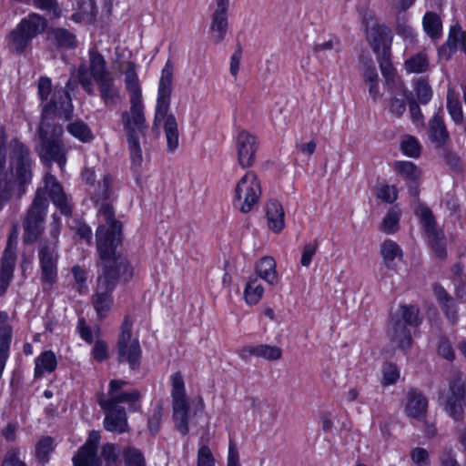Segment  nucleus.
I'll return each instance as SVG.
<instances>
[{"instance_id":"1","label":"nucleus","mask_w":466,"mask_h":466,"mask_svg":"<svg viewBox=\"0 0 466 466\" xmlns=\"http://www.w3.org/2000/svg\"><path fill=\"white\" fill-rule=\"evenodd\" d=\"M97 218L99 224L96 237L100 258L97 265L100 271L92 303L97 317L104 319L112 307V293L119 278L123 277L125 280H128L132 276V269L127 258L116 252V247L122 241V225L115 218V212L110 203L101 204Z\"/></svg>"},{"instance_id":"2","label":"nucleus","mask_w":466,"mask_h":466,"mask_svg":"<svg viewBox=\"0 0 466 466\" xmlns=\"http://www.w3.org/2000/svg\"><path fill=\"white\" fill-rule=\"evenodd\" d=\"M43 187L36 189L35 198L27 209L23 221V240L32 244L38 240L45 228V220L49 197L53 204L66 217L72 215L71 197L67 195L56 177L49 172L43 177Z\"/></svg>"},{"instance_id":"3","label":"nucleus","mask_w":466,"mask_h":466,"mask_svg":"<svg viewBox=\"0 0 466 466\" xmlns=\"http://www.w3.org/2000/svg\"><path fill=\"white\" fill-rule=\"evenodd\" d=\"M72 111L71 96L64 90L55 92L51 101L42 107V120L38 129L41 139V154L46 160L56 162L61 169L66 162V152L60 140L63 127L49 120L53 116L67 120L71 117Z\"/></svg>"},{"instance_id":"4","label":"nucleus","mask_w":466,"mask_h":466,"mask_svg":"<svg viewBox=\"0 0 466 466\" xmlns=\"http://www.w3.org/2000/svg\"><path fill=\"white\" fill-rule=\"evenodd\" d=\"M6 134L0 129V210L9 202L13 196L14 186H17L18 197H22L26 187L31 183L32 158L29 148L18 140L11 142L10 163L11 173L5 170Z\"/></svg>"},{"instance_id":"5","label":"nucleus","mask_w":466,"mask_h":466,"mask_svg":"<svg viewBox=\"0 0 466 466\" xmlns=\"http://www.w3.org/2000/svg\"><path fill=\"white\" fill-rule=\"evenodd\" d=\"M173 65L168 60L161 72L159 80L154 127L165 120L164 130L167 138V151L173 153L179 145V133L174 115H167L172 93Z\"/></svg>"},{"instance_id":"6","label":"nucleus","mask_w":466,"mask_h":466,"mask_svg":"<svg viewBox=\"0 0 466 466\" xmlns=\"http://www.w3.org/2000/svg\"><path fill=\"white\" fill-rule=\"evenodd\" d=\"M49 236L39 242L37 256L41 270V282L44 289L50 288L57 279L58 238L60 235V219L52 216Z\"/></svg>"},{"instance_id":"7","label":"nucleus","mask_w":466,"mask_h":466,"mask_svg":"<svg viewBox=\"0 0 466 466\" xmlns=\"http://www.w3.org/2000/svg\"><path fill=\"white\" fill-rule=\"evenodd\" d=\"M129 102L130 108L121 114V120L127 135L132 164L140 167L143 161L140 137L145 136L148 126L146 122L142 100Z\"/></svg>"},{"instance_id":"8","label":"nucleus","mask_w":466,"mask_h":466,"mask_svg":"<svg viewBox=\"0 0 466 466\" xmlns=\"http://www.w3.org/2000/svg\"><path fill=\"white\" fill-rule=\"evenodd\" d=\"M46 19L33 13L24 17L6 35V45L10 52L22 55L30 47L32 40L44 33Z\"/></svg>"},{"instance_id":"9","label":"nucleus","mask_w":466,"mask_h":466,"mask_svg":"<svg viewBox=\"0 0 466 466\" xmlns=\"http://www.w3.org/2000/svg\"><path fill=\"white\" fill-rule=\"evenodd\" d=\"M110 76L112 75L106 69V59L94 48L89 50V67L83 63L78 66L76 72L78 83L90 96L95 95L92 78L97 82Z\"/></svg>"},{"instance_id":"10","label":"nucleus","mask_w":466,"mask_h":466,"mask_svg":"<svg viewBox=\"0 0 466 466\" xmlns=\"http://www.w3.org/2000/svg\"><path fill=\"white\" fill-rule=\"evenodd\" d=\"M171 397L173 406V420L177 430L183 435L188 433V401L186 398V389L180 371L171 375Z\"/></svg>"},{"instance_id":"11","label":"nucleus","mask_w":466,"mask_h":466,"mask_svg":"<svg viewBox=\"0 0 466 466\" xmlns=\"http://www.w3.org/2000/svg\"><path fill=\"white\" fill-rule=\"evenodd\" d=\"M260 196V182L254 172L248 171L236 185L234 205L242 213H248L258 205Z\"/></svg>"},{"instance_id":"12","label":"nucleus","mask_w":466,"mask_h":466,"mask_svg":"<svg viewBox=\"0 0 466 466\" xmlns=\"http://www.w3.org/2000/svg\"><path fill=\"white\" fill-rule=\"evenodd\" d=\"M132 321L126 317L117 341V360L121 363H128L130 369L136 370L140 366L141 348L138 339L132 338Z\"/></svg>"},{"instance_id":"13","label":"nucleus","mask_w":466,"mask_h":466,"mask_svg":"<svg viewBox=\"0 0 466 466\" xmlns=\"http://www.w3.org/2000/svg\"><path fill=\"white\" fill-rule=\"evenodd\" d=\"M465 393V383L461 373L454 372L449 381V394L445 400V410L456 420L462 418Z\"/></svg>"},{"instance_id":"14","label":"nucleus","mask_w":466,"mask_h":466,"mask_svg":"<svg viewBox=\"0 0 466 466\" xmlns=\"http://www.w3.org/2000/svg\"><path fill=\"white\" fill-rule=\"evenodd\" d=\"M423 227L428 234V241L436 255L444 258L446 257V241L442 231L438 230L431 210L427 207H420L418 211Z\"/></svg>"},{"instance_id":"15","label":"nucleus","mask_w":466,"mask_h":466,"mask_svg":"<svg viewBox=\"0 0 466 466\" xmlns=\"http://www.w3.org/2000/svg\"><path fill=\"white\" fill-rule=\"evenodd\" d=\"M258 148L257 137L247 130H241L236 137L238 162L243 168L251 167L256 161Z\"/></svg>"},{"instance_id":"16","label":"nucleus","mask_w":466,"mask_h":466,"mask_svg":"<svg viewBox=\"0 0 466 466\" xmlns=\"http://www.w3.org/2000/svg\"><path fill=\"white\" fill-rule=\"evenodd\" d=\"M228 5L229 0H217L216 10L212 15V21L209 28L212 40L216 44L221 43L226 36L228 28Z\"/></svg>"},{"instance_id":"17","label":"nucleus","mask_w":466,"mask_h":466,"mask_svg":"<svg viewBox=\"0 0 466 466\" xmlns=\"http://www.w3.org/2000/svg\"><path fill=\"white\" fill-rule=\"evenodd\" d=\"M16 261L15 247L8 241L1 258L0 268V297L3 296L9 287L14 277V270Z\"/></svg>"},{"instance_id":"18","label":"nucleus","mask_w":466,"mask_h":466,"mask_svg":"<svg viewBox=\"0 0 466 466\" xmlns=\"http://www.w3.org/2000/svg\"><path fill=\"white\" fill-rule=\"evenodd\" d=\"M367 39L377 55L390 52L392 36L387 26L378 24L373 25L367 33Z\"/></svg>"},{"instance_id":"19","label":"nucleus","mask_w":466,"mask_h":466,"mask_svg":"<svg viewBox=\"0 0 466 466\" xmlns=\"http://www.w3.org/2000/svg\"><path fill=\"white\" fill-rule=\"evenodd\" d=\"M428 409V400L416 389H410L407 392L405 413L407 416L421 420L424 419Z\"/></svg>"},{"instance_id":"20","label":"nucleus","mask_w":466,"mask_h":466,"mask_svg":"<svg viewBox=\"0 0 466 466\" xmlns=\"http://www.w3.org/2000/svg\"><path fill=\"white\" fill-rule=\"evenodd\" d=\"M102 409L106 412L104 427L106 431L115 433H124L129 431L125 409Z\"/></svg>"},{"instance_id":"21","label":"nucleus","mask_w":466,"mask_h":466,"mask_svg":"<svg viewBox=\"0 0 466 466\" xmlns=\"http://www.w3.org/2000/svg\"><path fill=\"white\" fill-rule=\"evenodd\" d=\"M239 357L247 360L250 356H256L267 360H278L282 356V350L278 346L260 344L256 346H246L239 350Z\"/></svg>"},{"instance_id":"22","label":"nucleus","mask_w":466,"mask_h":466,"mask_svg":"<svg viewBox=\"0 0 466 466\" xmlns=\"http://www.w3.org/2000/svg\"><path fill=\"white\" fill-rule=\"evenodd\" d=\"M139 398V392L134 390L128 392H116L109 394L107 399L100 398L98 403L101 408L124 409L123 407L118 406V404L127 402L129 403L130 410H136L137 409V402Z\"/></svg>"},{"instance_id":"23","label":"nucleus","mask_w":466,"mask_h":466,"mask_svg":"<svg viewBox=\"0 0 466 466\" xmlns=\"http://www.w3.org/2000/svg\"><path fill=\"white\" fill-rule=\"evenodd\" d=\"M47 40L59 49H72L77 46L76 35L63 27H51L47 31Z\"/></svg>"},{"instance_id":"24","label":"nucleus","mask_w":466,"mask_h":466,"mask_svg":"<svg viewBox=\"0 0 466 466\" xmlns=\"http://www.w3.org/2000/svg\"><path fill=\"white\" fill-rule=\"evenodd\" d=\"M378 61L380 64L381 74L385 78L386 86H388L391 94H393L392 88L394 86L398 88L400 91H401L402 88H406L403 83L399 78H395V69L390 62V52L379 54Z\"/></svg>"},{"instance_id":"25","label":"nucleus","mask_w":466,"mask_h":466,"mask_svg":"<svg viewBox=\"0 0 466 466\" xmlns=\"http://www.w3.org/2000/svg\"><path fill=\"white\" fill-rule=\"evenodd\" d=\"M391 328L389 336L392 343L405 350L410 349L412 343L411 333L408 326L403 325L400 320H390Z\"/></svg>"},{"instance_id":"26","label":"nucleus","mask_w":466,"mask_h":466,"mask_svg":"<svg viewBox=\"0 0 466 466\" xmlns=\"http://www.w3.org/2000/svg\"><path fill=\"white\" fill-rule=\"evenodd\" d=\"M96 83L98 86L99 95L105 106L107 107L116 106L120 101V93L118 87L115 85L113 76Z\"/></svg>"},{"instance_id":"27","label":"nucleus","mask_w":466,"mask_h":466,"mask_svg":"<svg viewBox=\"0 0 466 466\" xmlns=\"http://www.w3.org/2000/svg\"><path fill=\"white\" fill-rule=\"evenodd\" d=\"M266 216L268 228L279 233L285 228V212L282 205L277 200H269L266 205Z\"/></svg>"},{"instance_id":"28","label":"nucleus","mask_w":466,"mask_h":466,"mask_svg":"<svg viewBox=\"0 0 466 466\" xmlns=\"http://www.w3.org/2000/svg\"><path fill=\"white\" fill-rule=\"evenodd\" d=\"M429 136L430 139L436 145V147H442L446 145L450 138V135L441 116L435 115L430 119Z\"/></svg>"},{"instance_id":"29","label":"nucleus","mask_w":466,"mask_h":466,"mask_svg":"<svg viewBox=\"0 0 466 466\" xmlns=\"http://www.w3.org/2000/svg\"><path fill=\"white\" fill-rule=\"evenodd\" d=\"M125 85L129 93V101L142 100V93L138 76L136 72V66L133 62H127L125 71Z\"/></svg>"},{"instance_id":"30","label":"nucleus","mask_w":466,"mask_h":466,"mask_svg":"<svg viewBox=\"0 0 466 466\" xmlns=\"http://www.w3.org/2000/svg\"><path fill=\"white\" fill-rule=\"evenodd\" d=\"M380 255L386 267L394 269L397 266L396 260L402 258V250L396 242L386 239L380 246Z\"/></svg>"},{"instance_id":"31","label":"nucleus","mask_w":466,"mask_h":466,"mask_svg":"<svg viewBox=\"0 0 466 466\" xmlns=\"http://www.w3.org/2000/svg\"><path fill=\"white\" fill-rule=\"evenodd\" d=\"M392 320H400L403 325L417 327L420 324V309L414 305H400L398 311L391 317Z\"/></svg>"},{"instance_id":"32","label":"nucleus","mask_w":466,"mask_h":466,"mask_svg":"<svg viewBox=\"0 0 466 466\" xmlns=\"http://www.w3.org/2000/svg\"><path fill=\"white\" fill-rule=\"evenodd\" d=\"M258 275L270 285L278 282V274L276 271V262L271 257L262 258L256 266Z\"/></svg>"},{"instance_id":"33","label":"nucleus","mask_w":466,"mask_h":466,"mask_svg":"<svg viewBox=\"0 0 466 466\" xmlns=\"http://www.w3.org/2000/svg\"><path fill=\"white\" fill-rule=\"evenodd\" d=\"M56 358L51 350L43 352L35 359V377H41L45 372L54 371L56 368Z\"/></svg>"},{"instance_id":"34","label":"nucleus","mask_w":466,"mask_h":466,"mask_svg":"<svg viewBox=\"0 0 466 466\" xmlns=\"http://www.w3.org/2000/svg\"><path fill=\"white\" fill-rule=\"evenodd\" d=\"M447 110L451 119L456 124H461L463 121V112L461 101L459 99V94L449 88L447 92Z\"/></svg>"},{"instance_id":"35","label":"nucleus","mask_w":466,"mask_h":466,"mask_svg":"<svg viewBox=\"0 0 466 466\" xmlns=\"http://www.w3.org/2000/svg\"><path fill=\"white\" fill-rule=\"evenodd\" d=\"M99 461L97 451L83 446L72 459L74 466H96Z\"/></svg>"},{"instance_id":"36","label":"nucleus","mask_w":466,"mask_h":466,"mask_svg":"<svg viewBox=\"0 0 466 466\" xmlns=\"http://www.w3.org/2000/svg\"><path fill=\"white\" fill-rule=\"evenodd\" d=\"M423 27L431 38H439L441 35L442 29V24L440 16L432 12L426 13L423 17Z\"/></svg>"},{"instance_id":"37","label":"nucleus","mask_w":466,"mask_h":466,"mask_svg":"<svg viewBox=\"0 0 466 466\" xmlns=\"http://www.w3.org/2000/svg\"><path fill=\"white\" fill-rule=\"evenodd\" d=\"M429 58L425 53H418L405 62V69L409 73L420 74L428 70Z\"/></svg>"},{"instance_id":"38","label":"nucleus","mask_w":466,"mask_h":466,"mask_svg":"<svg viewBox=\"0 0 466 466\" xmlns=\"http://www.w3.org/2000/svg\"><path fill=\"white\" fill-rule=\"evenodd\" d=\"M70 86H71V79H69L66 82L65 88L61 87V88H59V90L66 91L69 94V89H71ZM56 91H58L57 88H56L54 92H56ZM37 92H38V96H39L40 100L42 102L46 101V103L43 105V106H44L46 103H48L47 98L52 92V81L49 77L41 76L38 79ZM53 94H55V93H53ZM52 96H54V95H52ZM51 97H53V96H51ZM50 99H52V98H50ZM51 100H49V102Z\"/></svg>"},{"instance_id":"39","label":"nucleus","mask_w":466,"mask_h":466,"mask_svg":"<svg viewBox=\"0 0 466 466\" xmlns=\"http://www.w3.org/2000/svg\"><path fill=\"white\" fill-rule=\"evenodd\" d=\"M264 292L263 287L258 283V279H250L246 285L244 297L248 304H257L262 298Z\"/></svg>"},{"instance_id":"40","label":"nucleus","mask_w":466,"mask_h":466,"mask_svg":"<svg viewBox=\"0 0 466 466\" xmlns=\"http://www.w3.org/2000/svg\"><path fill=\"white\" fill-rule=\"evenodd\" d=\"M112 194V177L110 175H105L102 181L98 182L97 187L92 192V199L98 203L107 200Z\"/></svg>"},{"instance_id":"41","label":"nucleus","mask_w":466,"mask_h":466,"mask_svg":"<svg viewBox=\"0 0 466 466\" xmlns=\"http://www.w3.org/2000/svg\"><path fill=\"white\" fill-rule=\"evenodd\" d=\"M394 168L401 177L411 181L418 179L420 176L419 167L410 161H397Z\"/></svg>"},{"instance_id":"42","label":"nucleus","mask_w":466,"mask_h":466,"mask_svg":"<svg viewBox=\"0 0 466 466\" xmlns=\"http://www.w3.org/2000/svg\"><path fill=\"white\" fill-rule=\"evenodd\" d=\"M400 213L395 208H390L382 219L380 229L386 234H393L399 230Z\"/></svg>"},{"instance_id":"43","label":"nucleus","mask_w":466,"mask_h":466,"mask_svg":"<svg viewBox=\"0 0 466 466\" xmlns=\"http://www.w3.org/2000/svg\"><path fill=\"white\" fill-rule=\"evenodd\" d=\"M12 330L9 327L0 329V369L4 370L11 343Z\"/></svg>"},{"instance_id":"44","label":"nucleus","mask_w":466,"mask_h":466,"mask_svg":"<svg viewBox=\"0 0 466 466\" xmlns=\"http://www.w3.org/2000/svg\"><path fill=\"white\" fill-rule=\"evenodd\" d=\"M66 129L73 137L82 142H88L93 138L90 128L82 121H76L69 124Z\"/></svg>"},{"instance_id":"45","label":"nucleus","mask_w":466,"mask_h":466,"mask_svg":"<svg viewBox=\"0 0 466 466\" xmlns=\"http://www.w3.org/2000/svg\"><path fill=\"white\" fill-rule=\"evenodd\" d=\"M53 439L49 436L43 437L38 441L35 445L36 459L42 462L46 463L49 461L50 453L53 451Z\"/></svg>"},{"instance_id":"46","label":"nucleus","mask_w":466,"mask_h":466,"mask_svg":"<svg viewBox=\"0 0 466 466\" xmlns=\"http://www.w3.org/2000/svg\"><path fill=\"white\" fill-rule=\"evenodd\" d=\"M459 44L461 45L463 52L466 54V32L461 31L460 26H451L447 40V45L451 49H455Z\"/></svg>"},{"instance_id":"47","label":"nucleus","mask_w":466,"mask_h":466,"mask_svg":"<svg viewBox=\"0 0 466 466\" xmlns=\"http://www.w3.org/2000/svg\"><path fill=\"white\" fill-rule=\"evenodd\" d=\"M400 148L404 155L418 157L420 155L421 146L416 137L406 136L400 143Z\"/></svg>"},{"instance_id":"48","label":"nucleus","mask_w":466,"mask_h":466,"mask_svg":"<svg viewBox=\"0 0 466 466\" xmlns=\"http://www.w3.org/2000/svg\"><path fill=\"white\" fill-rule=\"evenodd\" d=\"M126 466H146L142 452L134 447H127L123 451Z\"/></svg>"},{"instance_id":"49","label":"nucleus","mask_w":466,"mask_h":466,"mask_svg":"<svg viewBox=\"0 0 466 466\" xmlns=\"http://www.w3.org/2000/svg\"><path fill=\"white\" fill-rule=\"evenodd\" d=\"M415 91L418 100L421 104H427L432 97V90L429 83L423 79L419 78L415 83Z\"/></svg>"},{"instance_id":"50","label":"nucleus","mask_w":466,"mask_h":466,"mask_svg":"<svg viewBox=\"0 0 466 466\" xmlns=\"http://www.w3.org/2000/svg\"><path fill=\"white\" fill-rule=\"evenodd\" d=\"M33 4L35 7L48 12L54 18H58L62 15L57 0H33Z\"/></svg>"},{"instance_id":"51","label":"nucleus","mask_w":466,"mask_h":466,"mask_svg":"<svg viewBox=\"0 0 466 466\" xmlns=\"http://www.w3.org/2000/svg\"><path fill=\"white\" fill-rule=\"evenodd\" d=\"M119 448L113 443H106L103 445L101 450L100 461H104L106 463L116 464L118 461Z\"/></svg>"},{"instance_id":"52","label":"nucleus","mask_w":466,"mask_h":466,"mask_svg":"<svg viewBox=\"0 0 466 466\" xmlns=\"http://www.w3.org/2000/svg\"><path fill=\"white\" fill-rule=\"evenodd\" d=\"M400 94L408 101L410 106V114L413 122H418L422 118L421 110L412 96V94L407 90V88H402L400 91Z\"/></svg>"},{"instance_id":"53","label":"nucleus","mask_w":466,"mask_h":466,"mask_svg":"<svg viewBox=\"0 0 466 466\" xmlns=\"http://www.w3.org/2000/svg\"><path fill=\"white\" fill-rule=\"evenodd\" d=\"M377 198L387 203H393L398 197L396 188L393 186L381 185L377 189Z\"/></svg>"},{"instance_id":"54","label":"nucleus","mask_w":466,"mask_h":466,"mask_svg":"<svg viewBox=\"0 0 466 466\" xmlns=\"http://www.w3.org/2000/svg\"><path fill=\"white\" fill-rule=\"evenodd\" d=\"M318 247L319 243L317 240L304 245L300 258V264L302 267H309L312 258L317 252Z\"/></svg>"},{"instance_id":"55","label":"nucleus","mask_w":466,"mask_h":466,"mask_svg":"<svg viewBox=\"0 0 466 466\" xmlns=\"http://www.w3.org/2000/svg\"><path fill=\"white\" fill-rule=\"evenodd\" d=\"M410 459L417 466H429L430 456L427 450L416 447L410 451Z\"/></svg>"},{"instance_id":"56","label":"nucleus","mask_w":466,"mask_h":466,"mask_svg":"<svg viewBox=\"0 0 466 466\" xmlns=\"http://www.w3.org/2000/svg\"><path fill=\"white\" fill-rule=\"evenodd\" d=\"M383 383L385 385H390L395 383L399 377L400 372L396 365L392 363H385L383 365Z\"/></svg>"},{"instance_id":"57","label":"nucleus","mask_w":466,"mask_h":466,"mask_svg":"<svg viewBox=\"0 0 466 466\" xmlns=\"http://www.w3.org/2000/svg\"><path fill=\"white\" fill-rule=\"evenodd\" d=\"M198 466H215V460L207 445L199 448L198 452Z\"/></svg>"},{"instance_id":"58","label":"nucleus","mask_w":466,"mask_h":466,"mask_svg":"<svg viewBox=\"0 0 466 466\" xmlns=\"http://www.w3.org/2000/svg\"><path fill=\"white\" fill-rule=\"evenodd\" d=\"M2 466H26L19 458V451L17 449H10L5 455Z\"/></svg>"},{"instance_id":"59","label":"nucleus","mask_w":466,"mask_h":466,"mask_svg":"<svg viewBox=\"0 0 466 466\" xmlns=\"http://www.w3.org/2000/svg\"><path fill=\"white\" fill-rule=\"evenodd\" d=\"M438 353L448 360H452L455 357L451 344L447 338H441L438 344Z\"/></svg>"},{"instance_id":"60","label":"nucleus","mask_w":466,"mask_h":466,"mask_svg":"<svg viewBox=\"0 0 466 466\" xmlns=\"http://www.w3.org/2000/svg\"><path fill=\"white\" fill-rule=\"evenodd\" d=\"M92 355L98 362L106 360L108 358L107 345L102 340H97L93 347Z\"/></svg>"},{"instance_id":"61","label":"nucleus","mask_w":466,"mask_h":466,"mask_svg":"<svg viewBox=\"0 0 466 466\" xmlns=\"http://www.w3.org/2000/svg\"><path fill=\"white\" fill-rule=\"evenodd\" d=\"M339 46H340L339 40L336 37H333V38H330L329 40L325 41L323 43L316 44L313 46L312 50H313L314 54H320L324 51L332 50V49H335L337 52H339Z\"/></svg>"},{"instance_id":"62","label":"nucleus","mask_w":466,"mask_h":466,"mask_svg":"<svg viewBox=\"0 0 466 466\" xmlns=\"http://www.w3.org/2000/svg\"><path fill=\"white\" fill-rule=\"evenodd\" d=\"M441 310L444 312L446 318L452 324H455L458 320V311L455 300L452 299L451 303H445L441 305Z\"/></svg>"},{"instance_id":"63","label":"nucleus","mask_w":466,"mask_h":466,"mask_svg":"<svg viewBox=\"0 0 466 466\" xmlns=\"http://www.w3.org/2000/svg\"><path fill=\"white\" fill-rule=\"evenodd\" d=\"M77 330L80 337L86 341L91 343L93 341V333L89 326L86 325V320L81 318L78 319Z\"/></svg>"},{"instance_id":"64","label":"nucleus","mask_w":466,"mask_h":466,"mask_svg":"<svg viewBox=\"0 0 466 466\" xmlns=\"http://www.w3.org/2000/svg\"><path fill=\"white\" fill-rule=\"evenodd\" d=\"M434 295L436 297V299L438 301V303L441 305L442 304H445V303H451L452 299H454L447 291L446 289L439 285V284H436L434 285Z\"/></svg>"}]
</instances>
